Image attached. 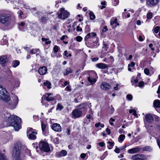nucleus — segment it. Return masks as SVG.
Listing matches in <instances>:
<instances>
[{"instance_id": "9", "label": "nucleus", "mask_w": 160, "mask_h": 160, "mask_svg": "<svg viewBox=\"0 0 160 160\" xmlns=\"http://www.w3.org/2000/svg\"><path fill=\"white\" fill-rule=\"evenodd\" d=\"M100 88L103 90L107 91L111 88V86L108 83L103 82L101 83Z\"/></svg>"}, {"instance_id": "36", "label": "nucleus", "mask_w": 160, "mask_h": 160, "mask_svg": "<svg viewBox=\"0 0 160 160\" xmlns=\"http://www.w3.org/2000/svg\"><path fill=\"white\" fill-rule=\"evenodd\" d=\"M144 73L147 75H149V70L148 69L146 68L144 70Z\"/></svg>"}, {"instance_id": "1", "label": "nucleus", "mask_w": 160, "mask_h": 160, "mask_svg": "<svg viewBox=\"0 0 160 160\" xmlns=\"http://www.w3.org/2000/svg\"><path fill=\"white\" fill-rule=\"evenodd\" d=\"M6 120L8 126H13L15 130H18L21 128L20 125L21 120L19 117L14 115H10Z\"/></svg>"}, {"instance_id": "33", "label": "nucleus", "mask_w": 160, "mask_h": 160, "mask_svg": "<svg viewBox=\"0 0 160 160\" xmlns=\"http://www.w3.org/2000/svg\"><path fill=\"white\" fill-rule=\"evenodd\" d=\"M160 29L158 26L156 27L154 29V32L156 33H157L159 31H160Z\"/></svg>"}, {"instance_id": "34", "label": "nucleus", "mask_w": 160, "mask_h": 160, "mask_svg": "<svg viewBox=\"0 0 160 160\" xmlns=\"http://www.w3.org/2000/svg\"><path fill=\"white\" fill-rule=\"evenodd\" d=\"M58 47L57 46H55L53 48V50L54 52H58Z\"/></svg>"}, {"instance_id": "30", "label": "nucleus", "mask_w": 160, "mask_h": 160, "mask_svg": "<svg viewBox=\"0 0 160 160\" xmlns=\"http://www.w3.org/2000/svg\"><path fill=\"white\" fill-rule=\"evenodd\" d=\"M105 132H107V134L109 135L111 133L110 131H104L103 133H102V134L103 137H105L106 136V134H105Z\"/></svg>"}, {"instance_id": "22", "label": "nucleus", "mask_w": 160, "mask_h": 160, "mask_svg": "<svg viewBox=\"0 0 160 160\" xmlns=\"http://www.w3.org/2000/svg\"><path fill=\"white\" fill-rule=\"evenodd\" d=\"M44 85L45 86H47L48 88H51L50 86L51 85V83L49 81H47L45 82H44Z\"/></svg>"}, {"instance_id": "45", "label": "nucleus", "mask_w": 160, "mask_h": 160, "mask_svg": "<svg viewBox=\"0 0 160 160\" xmlns=\"http://www.w3.org/2000/svg\"><path fill=\"white\" fill-rule=\"evenodd\" d=\"M157 142L158 145L160 149V136L159 137V138L157 140Z\"/></svg>"}, {"instance_id": "43", "label": "nucleus", "mask_w": 160, "mask_h": 160, "mask_svg": "<svg viewBox=\"0 0 160 160\" xmlns=\"http://www.w3.org/2000/svg\"><path fill=\"white\" fill-rule=\"evenodd\" d=\"M114 121H115V120L114 119H113L112 118H111L110 119V120H109V123L110 124L112 125H113V123L112 122H114Z\"/></svg>"}, {"instance_id": "46", "label": "nucleus", "mask_w": 160, "mask_h": 160, "mask_svg": "<svg viewBox=\"0 0 160 160\" xmlns=\"http://www.w3.org/2000/svg\"><path fill=\"white\" fill-rule=\"evenodd\" d=\"M90 34H91L90 33H89L86 36L85 38V40H87L90 37Z\"/></svg>"}, {"instance_id": "47", "label": "nucleus", "mask_w": 160, "mask_h": 160, "mask_svg": "<svg viewBox=\"0 0 160 160\" xmlns=\"http://www.w3.org/2000/svg\"><path fill=\"white\" fill-rule=\"evenodd\" d=\"M46 128V125L44 124L42 122V130H44Z\"/></svg>"}, {"instance_id": "25", "label": "nucleus", "mask_w": 160, "mask_h": 160, "mask_svg": "<svg viewBox=\"0 0 160 160\" xmlns=\"http://www.w3.org/2000/svg\"><path fill=\"white\" fill-rule=\"evenodd\" d=\"M19 64V62L18 60H15L13 62V66L14 67H17Z\"/></svg>"}, {"instance_id": "19", "label": "nucleus", "mask_w": 160, "mask_h": 160, "mask_svg": "<svg viewBox=\"0 0 160 160\" xmlns=\"http://www.w3.org/2000/svg\"><path fill=\"white\" fill-rule=\"evenodd\" d=\"M153 105L155 107L160 108V101L158 100H155L154 102Z\"/></svg>"}, {"instance_id": "10", "label": "nucleus", "mask_w": 160, "mask_h": 160, "mask_svg": "<svg viewBox=\"0 0 160 160\" xmlns=\"http://www.w3.org/2000/svg\"><path fill=\"white\" fill-rule=\"evenodd\" d=\"M82 113V111L78 109L74 110L72 112L73 116L75 118L80 117L81 116Z\"/></svg>"}, {"instance_id": "21", "label": "nucleus", "mask_w": 160, "mask_h": 160, "mask_svg": "<svg viewBox=\"0 0 160 160\" xmlns=\"http://www.w3.org/2000/svg\"><path fill=\"white\" fill-rule=\"evenodd\" d=\"M150 3L152 5L157 4L159 1V0H148Z\"/></svg>"}, {"instance_id": "27", "label": "nucleus", "mask_w": 160, "mask_h": 160, "mask_svg": "<svg viewBox=\"0 0 160 160\" xmlns=\"http://www.w3.org/2000/svg\"><path fill=\"white\" fill-rule=\"evenodd\" d=\"M129 112L130 113H132V114L135 116L137 115V114H136V111L134 109L130 110Z\"/></svg>"}, {"instance_id": "51", "label": "nucleus", "mask_w": 160, "mask_h": 160, "mask_svg": "<svg viewBox=\"0 0 160 160\" xmlns=\"http://www.w3.org/2000/svg\"><path fill=\"white\" fill-rule=\"evenodd\" d=\"M46 20V18L45 17H42L41 18V21L42 22H44Z\"/></svg>"}, {"instance_id": "12", "label": "nucleus", "mask_w": 160, "mask_h": 160, "mask_svg": "<svg viewBox=\"0 0 160 160\" xmlns=\"http://www.w3.org/2000/svg\"><path fill=\"white\" fill-rule=\"evenodd\" d=\"M145 119L147 122L152 123L153 121V118L150 114H147L145 116Z\"/></svg>"}, {"instance_id": "48", "label": "nucleus", "mask_w": 160, "mask_h": 160, "mask_svg": "<svg viewBox=\"0 0 160 160\" xmlns=\"http://www.w3.org/2000/svg\"><path fill=\"white\" fill-rule=\"evenodd\" d=\"M108 30V28L106 26H105L104 27L103 29L102 30L103 32H106Z\"/></svg>"}, {"instance_id": "57", "label": "nucleus", "mask_w": 160, "mask_h": 160, "mask_svg": "<svg viewBox=\"0 0 160 160\" xmlns=\"http://www.w3.org/2000/svg\"><path fill=\"white\" fill-rule=\"evenodd\" d=\"M100 125V122H99L98 123H96L95 124V126L97 127V128H98V127Z\"/></svg>"}, {"instance_id": "41", "label": "nucleus", "mask_w": 160, "mask_h": 160, "mask_svg": "<svg viewBox=\"0 0 160 160\" xmlns=\"http://www.w3.org/2000/svg\"><path fill=\"white\" fill-rule=\"evenodd\" d=\"M48 131H42V133L45 136H47L48 134Z\"/></svg>"}, {"instance_id": "35", "label": "nucleus", "mask_w": 160, "mask_h": 160, "mask_svg": "<svg viewBox=\"0 0 160 160\" xmlns=\"http://www.w3.org/2000/svg\"><path fill=\"white\" fill-rule=\"evenodd\" d=\"M152 13L151 12H149L148 13L147 15V18L150 19L152 18Z\"/></svg>"}, {"instance_id": "38", "label": "nucleus", "mask_w": 160, "mask_h": 160, "mask_svg": "<svg viewBox=\"0 0 160 160\" xmlns=\"http://www.w3.org/2000/svg\"><path fill=\"white\" fill-rule=\"evenodd\" d=\"M63 108V107L60 103L58 104L57 109H59L61 110Z\"/></svg>"}, {"instance_id": "50", "label": "nucleus", "mask_w": 160, "mask_h": 160, "mask_svg": "<svg viewBox=\"0 0 160 160\" xmlns=\"http://www.w3.org/2000/svg\"><path fill=\"white\" fill-rule=\"evenodd\" d=\"M82 29L81 28H80L79 26H78L77 27V30L78 31H82Z\"/></svg>"}, {"instance_id": "59", "label": "nucleus", "mask_w": 160, "mask_h": 160, "mask_svg": "<svg viewBox=\"0 0 160 160\" xmlns=\"http://www.w3.org/2000/svg\"><path fill=\"white\" fill-rule=\"evenodd\" d=\"M137 24L138 25H140L141 24V21L140 20H138L137 22Z\"/></svg>"}, {"instance_id": "40", "label": "nucleus", "mask_w": 160, "mask_h": 160, "mask_svg": "<svg viewBox=\"0 0 160 160\" xmlns=\"http://www.w3.org/2000/svg\"><path fill=\"white\" fill-rule=\"evenodd\" d=\"M82 40V38L80 36H78L76 37V40L78 42L81 41Z\"/></svg>"}, {"instance_id": "61", "label": "nucleus", "mask_w": 160, "mask_h": 160, "mask_svg": "<svg viewBox=\"0 0 160 160\" xmlns=\"http://www.w3.org/2000/svg\"><path fill=\"white\" fill-rule=\"evenodd\" d=\"M160 92V86H159V87L158 88V91L157 92V93H159Z\"/></svg>"}, {"instance_id": "60", "label": "nucleus", "mask_w": 160, "mask_h": 160, "mask_svg": "<svg viewBox=\"0 0 160 160\" xmlns=\"http://www.w3.org/2000/svg\"><path fill=\"white\" fill-rule=\"evenodd\" d=\"M130 64H131V67L134 66L135 64V63L133 62H131Z\"/></svg>"}, {"instance_id": "63", "label": "nucleus", "mask_w": 160, "mask_h": 160, "mask_svg": "<svg viewBox=\"0 0 160 160\" xmlns=\"http://www.w3.org/2000/svg\"><path fill=\"white\" fill-rule=\"evenodd\" d=\"M68 83V82L67 81H65L64 83V86H66Z\"/></svg>"}, {"instance_id": "17", "label": "nucleus", "mask_w": 160, "mask_h": 160, "mask_svg": "<svg viewBox=\"0 0 160 160\" xmlns=\"http://www.w3.org/2000/svg\"><path fill=\"white\" fill-rule=\"evenodd\" d=\"M52 128L53 130H59L61 129V127L59 124L55 123L52 125Z\"/></svg>"}, {"instance_id": "54", "label": "nucleus", "mask_w": 160, "mask_h": 160, "mask_svg": "<svg viewBox=\"0 0 160 160\" xmlns=\"http://www.w3.org/2000/svg\"><path fill=\"white\" fill-rule=\"evenodd\" d=\"M66 37L67 38H68V37L67 35H63V36L61 38V40H63Z\"/></svg>"}, {"instance_id": "11", "label": "nucleus", "mask_w": 160, "mask_h": 160, "mask_svg": "<svg viewBox=\"0 0 160 160\" xmlns=\"http://www.w3.org/2000/svg\"><path fill=\"white\" fill-rule=\"evenodd\" d=\"M141 150V148L139 147H137L135 148L129 149L128 150V152L130 154H134L139 152Z\"/></svg>"}, {"instance_id": "55", "label": "nucleus", "mask_w": 160, "mask_h": 160, "mask_svg": "<svg viewBox=\"0 0 160 160\" xmlns=\"http://www.w3.org/2000/svg\"><path fill=\"white\" fill-rule=\"evenodd\" d=\"M139 40L140 41H143V39L142 37V36L140 35L139 37Z\"/></svg>"}, {"instance_id": "53", "label": "nucleus", "mask_w": 160, "mask_h": 160, "mask_svg": "<svg viewBox=\"0 0 160 160\" xmlns=\"http://www.w3.org/2000/svg\"><path fill=\"white\" fill-rule=\"evenodd\" d=\"M98 58H92V60L93 61H96L98 60Z\"/></svg>"}, {"instance_id": "52", "label": "nucleus", "mask_w": 160, "mask_h": 160, "mask_svg": "<svg viewBox=\"0 0 160 160\" xmlns=\"http://www.w3.org/2000/svg\"><path fill=\"white\" fill-rule=\"evenodd\" d=\"M37 52V51H34V49H32L31 50L30 52V53L32 54H35Z\"/></svg>"}, {"instance_id": "15", "label": "nucleus", "mask_w": 160, "mask_h": 160, "mask_svg": "<svg viewBox=\"0 0 160 160\" xmlns=\"http://www.w3.org/2000/svg\"><path fill=\"white\" fill-rule=\"evenodd\" d=\"M67 154V152L65 150H62L60 152H58L56 153V155L57 157H61L65 156Z\"/></svg>"}, {"instance_id": "3", "label": "nucleus", "mask_w": 160, "mask_h": 160, "mask_svg": "<svg viewBox=\"0 0 160 160\" xmlns=\"http://www.w3.org/2000/svg\"><path fill=\"white\" fill-rule=\"evenodd\" d=\"M0 99L7 102L10 100V98L8 95L7 92L5 88L0 85Z\"/></svg>"}, {"instance_id": "18", "label": "nucleus", "mask_w": 160, "mask_h": 160, "mask_svg": "<svg viewBox=\"0 0 160 160\" xmlns=\"http://www.w3.org/2000/svg\"><path fill=\"white\" fill-rule=\"evenodd\" d=\"M96 66L99 68L105 69L107 68L108 66L107 65L103 63H99L96 64Z\"/></svg>"}, {"instance_id": "56", "label": "nucleus", "mask_w": 160, "mask_h": 160, "mask_svg": "<svg viewBox=\"0 0 160 160\" xmlns=\"http://www.w3.org/2000/svg\"><path fill=\"white\" fill-rule=\"evenodd\" d=\"M23 14V12L21 11L19 14V17L21 18H22V15Z\"/></svg>"}, {"instance_id": "16", "label": "nucleus", "mask_w": 160, "mask_h": 160, "mask_svg": "<svg viewBox=\"0 0 160 160\" xmlns=\"http://www.w3.org/2000/svg\"><path fill=\"white\" fill-rule=\"evenodd\" d=\"M51 94H52L51 93H47L45 96V99L46 101H48L55 100V99L54 97H52L50 96Z\"/></svg>"}, {"instance_id": "49", "label": "nucleus", "mask_w": 160, "mask_h": 160, "mask_svg": "<svg viewBox=\"0 0 160 160\" xmlns=\"http://www.w3.org/2000/svg\"><path fill=\"white\" fill-rule=\"evenodd\" d=\"M98 144L101 147H103L105 145V143L103 142H100L98 143Z\"/></svg>"}, {"instance_id": "5", "label": "nucleus", "mask_w": 160, "mask_h": 160, "mask_svg": "<svg viewBox=\"0 0 160 160\" xmlns=\"http://www.w3.org/2000/svg\"><path fill=\"white\" fill-rule=\"evenodd\" d=\"M10 20L9 15L5 13L0 14V22L2 23H5Z\"/></svg>"}, {"instance_id": "24", "label": "nucleus", "mask_w": 160, "mask_h": 160, "mask_svg": "<svg viewBox=\"0 0 160 160\" xmlns=\"http://www.w3.org/2000/svg\"><path fill=\"white\" fill-rule=\"evenodd\" d=\"M108 144V148L109 149H111L112 148L113 146L114 145L113 143L112 142H107Z\"/></svg>"}, {"instance_id": "2", "label": "nucleus", "mask_w": 160, "mask_h": 160, "mask_svg": "<svg viewBox=\"0 0 160 160\" xmlns=\"http://www.w3.org/2000/svg\"><path fill=\"white\" fill-rule=\"evenodd\" d=\"M21 146L22 145L20 142L15 144V148L12 151L13 160H21L20 155Z\"/></svg>"}, {"instance_id": "44", "label": "nucleus", "mask_w": 160, "mask_h": 160, "mask_svg": "<svg viewBox=\"0 0 160 160\" xmlns=\"http://www.w3.org/2000/svg\"><path fill=\"white\" fill-rule=\"evenodd\" d=\"M86 156V154L84 153H82L80 155V157L82 159L84 158Z\"/></svg>"}, {"instance_id": "64", "label": "nucleus", "mask_w": 160, "mask_h": 160, "mask_svg": "<svg viewBox=\"0 0 160 160\" xmlns=\"http://www.w3.org/2000/svg\"><path fill=\"white\" fill-rule=\"evenodd\" d=\"M105 3L106 2L105 1H104L103 2H102L101 4L103 5H104L106 4Z\"/></svg>"}, {"instance_id": "20", "label": "nucleus", "mask_w": 160, "mask_h": 160, "mask_svg": "<svg viewBox=\"0 0 160 160\" xmlns=\"http://www.w3.org/2000/svg\"><path fill=\"white\" fill-rule=\"evenodd\" d=\"M125 138V136L123 134H122L119 136L118 138V141L120 142H122Z\"/></svg>"}, {"instance_id": "37", "label": "nucleus", "mask_w": 160, "mask_h": 160, "mask_svg": "<svg viewBox=\"0 0 160 160\" xmlns=\"http://www.w3.org/2000/svg\"><path fill=\"white\" fill-rule=\"evenodd\" d=\"M127 98L129 100H132V97L131 95L130 94H128L127 95Z\"/></svg>"}, {"instance_id": "62", "label": "nucleus", "mask_w": 160, "mask_h": 160, "mask_svg": "<svg viewBox=\"0 0 160 160\" xmlns=\"http://www.w3.org/2000/svg\"><path fill=\"white\" fill-rule=\"evenodd\" d=\"M42 40L43 41H46L47 40H48V39L47 38H42Z\"/></svg>"}, {"instance_id": "32", "label": "nucleus", "mask_w": 160, "mask_h": 160, "mask_svg": "<svg viewBox=\"0 0 160 160\" xmlns=\"http://www.w3.org/2000/svg\"><path fill=\"white\" fill-rule=\"evenodd\" d=\"M7 160L4 158V155L3 154L0 153V160Z\"/></svg>"}, {"instance_id": "26", "label": "nucleus", "mask_w": 160, "mask_h": 160, "mask_svg": "<svg viewBox=\"0 0 160 160\" xmlns=\"http://www.w3.org/2000/svg\"><path fill=\"white\" fill-rule=\"evenodd\" d=\"M89 15L90 18L91 20H93L95 18V16L92 12H90Z\"/></svg>"}, {"instance_id": "4", "label": "nucleus", "mask_w": 160, "mask_h": 160, "mask_svg": "<svg viewBox=\"0 0 160 160\" xmlns=\"http://www.w3.org/2000/svg\"><path fill=\"white\" fill-rule=\"evenodd\" d=\"M39 148L41 150L46 152L50 151V149L48 143L44 141H41L39 144Z\"/></svg>"}, {"instance_id": "31", "label": "nucleus", "mask_w": 160, "mask_h": 160, "mask_svg": "<svg viewBox=\"0 0 160 160\" xmlns=\"http://www.w3.org/2000/svg\"><path fill=\"white\" fill-rule=\"evenodd\" d=\"M54 142L56 144H58L59 143V139L58 138H56L54 139Z\"/></svg>"}, {"instance_id": "58", "label": "nucleus", "mask_w": 160, "mask_h": 160, "mask_svg": "<svg viewBox=\"0 0 160 160\" xmlns=\"http://www.w3.org/2000/svg\"><path fill=\"white\" fill-rule=\"evenodd\" d=\"M114 1H115V2H116V3H115V5L116 6L118 3V2H119L118 0H114Z\"/></svg>"}, {"instance_id": "6", "label": "nucleus", "mask_w": 160, "mask_h": 160, "mask_svg": "<svg viewBox=\"0 0 160 160\" xmlns=\"http://www.w3.org/2000/svg\"><path fill=\"white\" fill-rule=\"evenodd\" d=\"M60 11V13L58 15L59 18L64 19L67 18L69 15V12L65 11L63 8H61Z\"/></svg>"}, {"instance_id": "23", "label": "nucleus", "mask_w": 160, "mask_h": 160, "mask_svg": "<svg viewBox=\"0 0 160 160\" xmlns=\"http://www.w3.org/2000/svg\"><path fill=\"white\" fill-rule=\"evenodd\" d=\"M88 80L92 84L96 82L95 79H93L92 77H88Z\"/></svg>"}, {"instance_id": "29", "label": "nucleus", "mask_w": 160, "mask_h": 160, "mask_svg": "<svg viewBox=\"0 0 160 160\" xmlns=\"http://www.w3.org/2000/svg\"><path fill=\"white\" fill-rule=\"evenodd\" d=\"M14 98L15 100L14 104L16 105L18 103V97L16 96H15L14 97Z\"/></svg>"}, {"instance_id": "8", "label": "nucleus", "mask_w": 160, "mask_h": 160, "mask_svg": "<svg viewBox=\"0 0 160 160\" xmlns=\"http://www.w3.org/2000/svg\"><path fill=\"white\" fill-rule=\"evenodd\" d=\"M132 160H147L146 157L142 154H137L132 156Z\"/></svg>"}, {"instance_id": "39", "label": "nucleus", "mask_w": 160, "mask_h": 160, "mask_svg": "<svg viewBox=\"0 0 160 160\" xmlns=\"http://www.w3.org/2000/svg\"><path fill=\"white\" fill-rule=\"evenodd\" d=\"M114 151L116 153H118L120 152V149L117 147H116L115 149L114 150Z\"/></svg>"}, {"instance_id": "13", "label": "nucleus", "mask_w": 160, "mask_h": 160, "mask_svg": "<svg viewBox=\"0 0 160 160\" xmlns=\"http://www.w3.org/2000/svg\"><path fill=\"white\" fill-rule=\"evenodd\" d=\"M47 70V68L45 66H43L39 68L38 72L41 75H43L46 73Z\"/></svg>"}, {"instance_id": "42", "label": "nucleus", "mask_w": 160, "mask_h": 160, "mask_svg": "<svg viewBox=\"0 0 160 160\" xmlns=\"http://www.w3.org/2000/svg\"><path fill=\"white\" fill-rule=\"evenodd\" d=\"M144 84V82L142 81H141L139 83V87H142Z\"/></svg>"}, {"instance_id": "28", "label": "nucleus", "mask_w": 160, "mask_h": 160, "mask_svg": "<svg viewBox=\"0 0 160 160\" xmlns=\"http://www.w3.org/2000/svg\"><path fill=\"white\" fill-rule=\"evenodd\" d=\"M66 73L65 74V73H64V75H67L68 74L70 73H72V71L71 69L70 68H68L66 70Z\"/></svg>"}, {"instance_id": "7", "label": "nucleus", "mask_w": 160, "mask_h": 160, "mask_svg": "<svg viewBox=\"0 0 160 160\" xmlns=\"http://www.w3.org/2000/svg\"><path fill=\"white\" fill-rule=\"evenodd\" d=\"M27 136L28 139L31 140H34L36 138L37 132L33 131H28L27 132Z\"/></svg>"}, {"instance_id": "14", "label": "nucleus", "mask_w": 160, "mask_h": 160, "mask_svg": "<svg viewBox=\"0 0 160 160\" xmlns=\"http://www.w3.org/2000/svg\"><path fill=\"white\" fill-rule=\"evenodd\" d=\"M8 61L7 57L6 56H2L0 57V64L3 65Z\"/></svg>"}]
</instances>
